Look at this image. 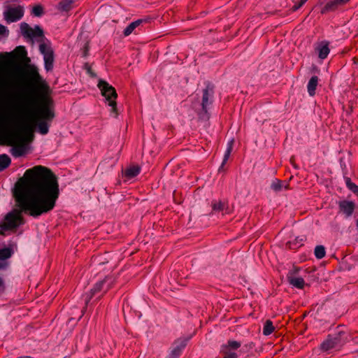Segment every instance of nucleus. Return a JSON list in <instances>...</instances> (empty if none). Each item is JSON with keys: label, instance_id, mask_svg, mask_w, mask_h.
Wrapping results in <instances>:
<instances>
[{"label": "nucleus", "instance_id": "24", "mask_svg": "<svg viewBox=\"0 0 358 358\" xmlns=\"http://www.w3.org/2000/svg\"><path fill=\"white\" fill-rule=\"evenodd\" d=\"M275 330L273 322L270 320H267L263 327V334L265 336L271 334Z\"/></svg>", "mask_w": 358, "mask_h": 358}, {"label": "nucleus", "instance_id": "33", "mask_svg": "<svg viewBox=\"0 0 358 358\" xmlns=\"http://www.w3.org/2000/svg\"><path fill=\"white\" fill-rule=\"evenodd\" d=\"M308 0H300V2L298 4H295L292 7L293 10H296L300 8Z\"/></svg>", "mask_w": 358, "mask_h": 358}, {"label": "nucleus", "instance_id": "30", "mask_svg": "<svg viewBox=\"0 0 358 358\" xmlns=\"http://www.w3.org/2000/svg\"><path fill=\"white\" fill-rule=\"evenodd\" d=\"M232 148H233V142L231 141L229 145H228V147L225 151V153H224V159H223V161H222V166H224V164L227 162V160L229 159V156L231 153V151H232Z\"/></svg>", "mask_w": 358, "mask_h": 358}, {"label": "nucleus", "instance_id": "11", "mask_svg": "<svg viewBox=\"0 0 358 358\" xmlns=\"http://www.w3.org/2000/svg\"><path fill=\"white\" fill-rule=\"evenodd\" d=\"M339 213L343 214L346 217H349L352 215L356 205L352 201L348 200H341L338 202Z\"/></svg>", "mask_w": 358, "mask_h": 358}, {"label": "nucleus", "instance_id": "31", "mask_svg": "<svg viewBox=\"0 0 358 358\" xmlns=\"http://www.w3.org/2000/svg\"><path fill=\"white\" fill-rule=\"evenodd\" d=\"M222 352L224 354L223 358H237L238 355L234 352H231V350H222Z\"/></svg>", "mask_w": 358, "mask_h": 358}, {"label": "nucleus", "instance_id": "19", "mask_svg": "<svg viewBox=\"0 0 358 358\" xmlns=\"http://www.w3.org/2000/svg\"><path fill=\"white\" fill-rule=\"evenodd\" d=\"M73 3V0H62L59 3L57 8L62 12H68L72 8Z\"/></svg>", "mask_w": 358, "mask_h": 358}, {"label": "nucleus", "instance_id": "12", "mask_svg": "<svg viewBox=\"0 0 358 358\" xmlns=\"http://www.w3.org/2000/svg\"><path fill=\"white\" fill-rule=\"evenodd\" d=\"M14 251L11 247H6L0 249V270L5 269L8 266V259L13 255Z\"/></svg>", "mask_w": 358, "mask_h": 358}, {"label": "nucleus", "instance_id": "35", "mask_svg": "<svg viewBox=\"0 0 358 358\" xmlns=\"http://www.w3.org/2000/svg\"><path fill=\"white\" fill-rule=\"evenodd\" d=\"M88 51H89V45L87 43V44H85V45L84 47V50H83V56L84 57H87V56Z\"/></svg>", "mask_w": 358, "mask_h": 358}, {"label": "nucleus", "instance_id": "18", "mask_svg": "<svg viewBox=\"0 0 358 358\" xmlns=\"http://www.w3.org/2000/svg\"><path fill=\"white\" fill-rule=\"evenodd\" d=\"M140 171H141V169L138 166H130L125 169L124 176L127 178L131 179V178L136 176L137 175H138L140 173Z\"/></svg>", "mask_w": 358, "mask_h": 358}, {"label": "nucleus", "instance_id": "25", "mask_svg": "<svg viewBox=\"0 0 358 358\" xmlns=\"http://www.w3.org/2000/svg\"><path fill=\"white\" fill-rule=\"evenodd\" d=\"M345 182L347 187L358 196V186L349 177L345 178Z\"/></svg>", "mask_w": 358, "mask_h": 358}, {"label": "nucleus", "instance_id": "38", "mask_svg": "<svg viewBox=\"0 0 358 358\" xmlns=\"http://www.w3.org/2000/svg\"><path fill=\"white\" fill-rule=\"evenodd\" d=\"M353 62H354L355 64H358V57H355L353 58Z\"/></svg>", "mask_w": 358, "mask_h": 358}, {"label": "nucleus", "instance_id": "42", "mask_svg": "<svg viewBox=\"0 0 358 358\" xmlns=\"http://www.w3.org/2000/svg\"><path fill=\"white\" fill-rule=\"evenodd\" d=\"M350 0H348V2Z\"/></svg>", "mask_w": 358, "mask_h": 358}, {"label": "nucleus", "instance_id": "7", "mask_svg": "<svg viewBox=\"0 0 358 358\" xmlns=\"http://www.w3.org/2000/svg\"><path fill=\"white\" fill-rule=\"evenodd\" d=\"M39 51L43 55L44 66L47 71H51L54 67V51L49 43L42 41L39 45Z\"/></svg>", "mask_w": 358, "mask_h": 358}, {"label": "nucleus", "instance_id": "13", "mask_svg": "<svg viewBox=\"0 0 358 358\" xmlns=\"http://www.w3.org/2000/svg\"><path fill=\"white\" fill-rule=\"evenodd\" d=\"M347 3L348 0H331L322 8L321 13L325 14L329 12H334L336 10L339 6L345 5Z\"/></svg>", "mask_w": 358, "mask_h": 358}, {"label": "nucleus", "instance_id": "5", "mask_svg": "<svg viewBox=\"0 0 358 358\" xmlns=\"http://www.w3.org/2000/svg\"><path fill=\"white\" fill-rule=\"evenodd\" d=\"M116 283V279L112 275L106 276L103 280L97 282L91 289L89 293L85 295V306H87L92 298L96 294L103 292H107L109 289L113 287Z\"/></svg>", "mask_w": 358, "mask_h": 358}, {"label": "nucleus", "instance_id": "21", "mask_svg": "<svg viewBox=\"0 0 358 358\" xmlns=\"http://www.w3.org/2000/svg\"><path fill=\"white\" fill-rule=\"evenodd\" d=\"M241 345V343L236 341L229 340L227 344L222 346V350H236L238 349Z\"/></svg>", "mask_w": 358, "mask_h": 358}, {"label": "nucleus", "instance_id": "16", "mask_svg": "<svg viewBox=\"0 0 358 358\" xmlns=\"http://www.w3.org/2000/svg\"><path fill=\"white\" fill-rule=\"evenodd\" d=\"M339 343V339L336 337L329 336L322 344L321 349L323 351H328L336 347Z\"/></svg>", "mask_w": 358, "mask_h": 358}, {"label": "nucleus", "instance_id": "23", "mask_svg": "<svg viewBox=\"0 0 358 358\" xmlns=\"http://www.w3.org/2000/svg\"><path fill=\"white\" fill-rule=\"evenodd\" d=\"M11 163L10 158L6 154L0 155V171L7 169Z\"/></svg>", "mask_w": 358, "mask_h": 358}, {"label": "nucleus", "instance_id": "1", "mask_svg": "<svg viewBox=\"0 0 358 358\" xmlns=\"http://www.w3.org/2000/svg\"><path fill=\"white\" fill-rule=\"evenodd\" d=\"M57 176L48 167L38 165L25 171L14 185L15 206L0 222V229L15 230L24 224L22 213L34 218L52 211L59 196Z\"/></svg>", "mask_w": 358, "mask_h": 358}, {"label": "nucleus", "instance_id": "20", "mask_svg": "<svg viewBox=\"0 0 358 358\" xmlns=\"http://www.w3.org/2000/svg\"><path fill=\"white\" fill-rule=\"evenodd\" d=\"M143 20L140 19L130 23L124 30V35L125 36H129L134 30L143 23Z\"/></svg>", "mask_w": 358, "mask_h": 358}, {"label": "nucleus", "instance_id": "9", "mask_svg": "<svg viewBox=\"0 0 358 358\" xmlns=\"http://www.w3.org/2000/svg\"><path fill=\"white\" fill-rule=\"evenodd\" d=\"M24 9L22 6H8L3 12V18L7 23L15 22L20 20L24 16Z\"/></svg>", "mask_w": 358, "mask_h": 358}, {"label": "nucleus", "instance_id": "29", "mask_svg": "<svg viewBox=\"0 0 358 358\" xmlns=\"http://www.w3.org/2000/svg\"><path fill=\"white\" fill-rule=\"evenodd\" d=\"M283 187V182L280 180L275 179L271 183V188L275 192H280Z\"/></svg>", "mask_w": 358, "mask_h": 358}, {"label": "nucleus", "instance_id": "26", "mask_svg": "<svg viewBox=\"0 0 358 358\" xmlns=\"http://www.w3.org/2000/svg\"><path fill=\"white\" fill-rule=\"evenodd\" d=\"M315 256L317 259H321L326 255L325 248L323 245H317L315 248Z\"/></svg>", "mask_w": 358, "mask_h": 358}, {"label": "nucleus", "instance_id": "15", "mask_svg": "<svg viewBox=\"0 0 358 358\" xmlns=\"http://www.w3.org/2000/svg\"><path fill=\"white\" fill-rule=\"evenodd\" d=\"M211 206L213 212H222L223 214L229 213L227 202L214 200L211 203Z\"/></svg>", "mask_w": 358, "mask_h": 358}, {"label": "nucleus", "instance_id": "14", "mask_svg": "<svg viewBox=\"0 0 358 358\" xmlns=\"http://www.w3.org/2000/svg\"><path fill=\"white\" fill-rule=\"evenodd\" d=\"M329 42L327 41H323L319 43L315 48V50L318 54V57L321 59H324L327 57L329 54Z\"/></svg>", "mask_w": 358, "mask_h": 358}, {"label": "nucleus", "instance_id": "37", "mask_svg": "<svg viewBox=\"0 0 358 358\" xmlns=\"http://www.w3.org/2000/svg\"><path fill=\"white\" fill-rule=\"evenodd\" d=\"M283 187L285 189H290V187H289V184L288 182H285V185H283Z\"/></svg>", "mask_w": 358, "mask_h": 358}, {"label": "nucleus", "instance_id": "43", "mask_svg": "<svg viewBox=\"0 0 358 358\" xmlns=\"http://www.w3.org/2000/svg\"><path fill=\"white\" fill-rule=\"evenodd\" d=\"M64 358H66V357H64Z\"/></svg>", "mask_w": 358, "mask_h": 358}, {"label": "nucleus", "instance_id": "28", "mask_svg": "<svg viewBox=\"0 0 358 358\" xmlns=\"http://www.w3.org/2000/svg\"><path fill=\"white\" fill-rule=\"evenodd\" d=\"M31 13L34 16L41 17L44 13L43 6L40 4L34 6L31 10Z\"/></svg>", "mask_w": 358, "mask_h": 358}, {"label": "nucleus", "instance_id": "27", "mask_svg": "<svg viewBox=\"0 0 358 358\" xmlns=\"http://www.w3.org/2000/svg\"><path fill=\"white\" fill-rule=\"evenodd\" d=\"M186 344L185 342H182L180 345L175 347L171 351L172 358H177L181 353L182 350L185 347Z\"/></svg>", "mask_w": 358, "mask_h": 358}, {"label": "nucleus", "instance_id": "22", "mask_svg": "<svg viewBox=\"0 0 358 358\" xmlns=\"http://www.w3.org/2000/svg\"><path fill=\"white\" fill-rule=\"evenodd\" d=\"M289 283L299 289H303L305 285V281L302 278H294L288 276Z\"/></svg>", "mask_w": 358, "mask_h": 358}, {"label": "nucleus", "instance_id": "39", "mask_svg": "<svg viewBox=\"0 0 358 358\" xmlns=\"http://www.w3.org/2000/svg\"><path fill=\"white\" fill-rule=\"evenodd\" d=\"M5 231H6L5 229H0V235L4 236L5 235V233H4Z\"/></svg>", "mask_w": 358, "mask_h": 358}, {"label": "nucleus", "instance_id": "34", "mask_svg": "<svg viewBox=\"0 0 358 358\" xmlns=\"http://www.w3.org/2000/svg\"><path fill=\"white\" fill-rule=\"evenodd\" d=\"M6 289L4 281L2 278L0 277V294L3 293Z\"/></svg>", "mask_w": 358, "mask_h": 358}, {"label": "nucleus", "instance_id": "6", "mask_svg": "<svg viewBox=\"0 0 358 358\" xmlns=\"http://www.w3.org/2000/svg\"><path fill=\"white\" fill-rule=\"evenodd\" d=\"M98 87L101 91V95L106 98L109 106L111 107V111L117 115V94L115 87L109 85L105 80H100L98 83Z\"/></svg>", "mask_w": 358, "mask_h": 358}, {"label": "nucleus", "instance_id": "36", "mask_svg": "<svg viewBox=\"0 0 358 358\" xmlns=\"http://www.w3.org/2000/svg\"><path fill=\"white\" fill-rule=\"evenodd\" d=\"M299 271H300V268H299V267H296V266H294V267L293 268V273H294V274L297 273Z\"/></svg>", "mask_w": 358, "mask_h": 358}, {"label": "nucleus", "instance_id": "10", "mask_svg": "<svg viewBox=\"0 0 358 358\" xmlns=\"http://www.w3.org/2000/svg\"><path fill=\"white\" fill-rule=\"evenodd\" d=\"M213 94V88H210L208 86L206 89L203 90V97H202V110L199 114V117L202 120H208L210 118L209 113L208 112L207 106L209 104V98L212 96Z\"/></svg>", "mask_w": 358, "mask_h": 358}, {"label": "nucleus", "instance_id": "32", "mask_svg": "<svg viewBox=\"0 0 358 358\" xmlns=\"http://www.w3.org/2000/svg\"><path fill=\"white\" fill-rule=\"evenodd\" d=\"M9 34V31L6 27L0 24V35H6L8 36Z\"/></svg>", "mask_w": 358, "mask_h": 358}, {"label": "nucleus", "instance_id": "17", "mask_svg": "<svg viewBox=\"0 0 358 358\" xmlns=\"http://www.w3.org/2000/svg\"><path fill=\"white\" fill-rule=\"evenodd\" d=\"M318 77L317 76H313L308 81L307 90L310 96H313L315 94V90L318 85Z\"/></svg>", "mask_w": 358, "mask_h": 358}, {"label": "nucleus", "instance_id": "4", "mask_svg": "<svg viewBox=\"0 0 358 358\" xmlns=\"http://www.w3.org/2000/svg\"><path fill=\"white\" fill-rule=\"evenodd\" d=\"M28 127H19L10 118L7 117L3 111L2 102H0V145L12 146L11 155L15 157L22 156L25 153L23 134H27Z\"/></svg>", "mask_w": 358, "mask_h": 358}, {"label": "nucleus", "instance_id": "3", "mask_svg": "<svg viewBox=\"0 0 358 358\" xmlns=\"http://www.w3.org/2000/svg\"><path fill=\"white\" fill-rule=\"evenodd\" d=\"M27 57L24 46H17L10 52L0 53V102L4 95L13 96L15 93H25L24 90L25 81L33 89L31 82L25 77L24 69L31 65L22 67V64Z\"/></svg>", "mask_w": 358, "mask_h": 358}, {"label": "nucleus", "instance_id": "40", "mask_svg": "<svg viewBox=\"0 0 358 358\" xmlns=\"http://www.w3.org/2000/svg\"><path fill=\"white\" fill-rule=\"evenodd\" d=\"M11 1L13 3L14 5H15V3H19V0H12Z\"/></svg>", "mask_w": 358, "mask_h": 358}, {"label": "nucleus", "instance_id": "8", "mask_svg": "<svg viewBox=\"0 0 358 358\" xmlns=\"http://www.w3.org/2000/svg\"><path fill=\"white\" fill-rule=\"evenodd\" d=\"M20 33L24 38L33 39L34 38H41L38 41L40 43L43 41V30L38 26L36 25L34 28L31 27L27 22H22L20 24Z\"/></svg>", "mask_w": 358, "mask_h": 358}, {"label": "nucleus", "instance_id": "2", "mask_svg": "<svg viewBox=\"0 0 358 358\" xmlns=\"http://www.w3.org/2000/svg\"><path fill=\"white\" fill-rule=\"evenodd\" d=\"M23 71L33 85L35 95L31 97L27 93H15L9 96L2 102L3 111L19 127L26 125L28 127L27 133L31 131V126L34 124L40 134L45 135L49 131L46 121H52L55 117L49 86L34 67L28 66Z\"/></svg>", "mask_w": 358, "mask_h": 358}, {"label": "nucleus", "instance_id": "41", "mask_svg": "<svg viewBox=\"0 0 358 358\" xmlns=\"http://www.w3.org/2000/svg\"><path fill=\"white\" fill-rule=\"evenodd\" d=\"M356 226H357V227L358 228V219H357V221H356Z\"/></svg>", "mask_w": 358, "mask_h": 358}]
</instances>
